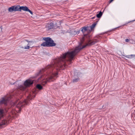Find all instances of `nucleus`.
<instances>
[{"mask_svg": "<svg viewBox=\"0 0 135 135\" xmlns=\"http://www.w3.org/2000/svg\"><path fill=\"white\" fill-rule=\"evenodd\" d=\"M0 29L1 30V31L2 32V29H3L2 26H1L0 27Z\"/></svg>", "mask_w": 135, "mask_h": 135, "instance_id": "20", "label": "nucleus"}, {"mask_svg": "<svg viewBox=\"0 0 135 135\" xmlns=\"http://www.w3.org/2000/svg\"><path fill=\"white\" fill-rule=\"evenodd\" d=\"M80 78L75 79L73 78L72 81L73 83H76L79 81Z\"/></svg>", "mask_w": 135, "mask_h": 135, "instance_id": "14", "label": "nucleus"}, {"mask_svg": "<svg viewBox=\"0 0 135 135\" xmlns=\"http://www.w3.org/2000/svg\"><path fill=\"white\" fill-rule=\"evenodd\" d=\"M14 8L15 11H20V8L21 7L20 5H17V6H14Z\"/></svg>", "mask_w": 135, "mask_h": 135, "instance_id": "8", "label": "nucleus"}, {"mask_svg": "<svg viewBox=\"0 0 135 135\" xmlns=\"http://www.w3.org/2000/svg\"><path fill=\"white\" fill-rule=\"evenodd\" d=\"M103 107H104V105H103V106L102 108H103Z\"/></svg>", "mask_w": 135, "mask_h": 135, "instance_id": "25", "label": "nucleus"}, {"mask_svg": "<svg viewBox=\"0 0 135 135\" xmlns=\"http://www.w3.org/2000/svg\"><path fill=\"white\" fill-rule=\"evenodd\" d=\"M53 24L52 23H50L47 25V27L49 30L53 28Z\"/></svg>", "mask_w": 135, "mask_h": 135, "instance_id": "9", "label": "nucleus"}, {"mask_svg": "<svg viewBox=\"0 0 135 135\" xmlns=\"http://www.w3.org/2000/svg\"><path fill=\"white\" fill-rule=\"evenodd\" d=\"M6 121L2 120V123H0V125H5L6 124Z\"/></svg>", "mask_w": 135, "mask_h": 135, "instance_id": "15", "label": "nucleus"}, {"mask_svg": "<svg viewBox=\"0 0 135 135\" xmlns=\"http://www.w3.org/2000/svg\"><path fill=\"white\" fill-rule=\"evenodd\" d=\"M30 46H27L25 47L24 48L25 49H28L29 48Z\"/></svg>", "mask_w": 135, "mask_h": 135, "instance_id": "17", "label": "nucleus"}, {"mask_svg": "<svg viewBox=\"0 0 135 135\" xmlns=\"http://www.w3.org/2000/svg\"><path fill=\"white\" fill-rule=\"evenodd\" d=\"M95 17H93L92 18V19H94Z\"/></svg>", "mask_w": 135, "mask_h": 135, "instance_id": "23", "label": "nucleus"}, {"mask_svg": "<svg viewBox=\"0 0 135 135\" xmlns=\"http://www.w3.org/2000/svg\"><path fill=\"white\" fill-rule=\"evenodd\" d=\"M108 54H110L109 52L108 53Z\"/></svg>", "mask_w": 135, "mask_h": 135, "instance_id": "26", "label": "nucleus"}, {"mask_svg": "<svg viewBox=\"0 0 135 135\" xmlns=\"http://www.w3.org/2000/svg\"><path fill=\"white\" fill-rule=\"evenodd\" d=\"M36 88L39 90H41L43 88L42 86L40 84H37L36 86Z\"/></svg>", "mask_w": 135, "mask_h": 135, "instance_id": "13", "label": "nucleus"}, {"mask_svg": "<svg viewBox=\"0 0 135 135\" xmlns=\"http://www.w3.org/2000/svg\"><path fill=\"white\" fill-rule=\"evenodd\" d=\"M8 10L9 12H12L13 11H15L14 6H13L9 7L8 9Z\"/></svg>", "mask_w": 135, "mask_h": 135, "instance_id": "11", "label": "nucleus"}, {"mask_svg": "<svg viewBox=\"0 0 135 135\" xmlns=\"http://www.w3.org/2000/svg\"><path fill=\"white\" fill-rule=\"evenodd\" d=\"M114 0H110L109 1V3H110L112 2Z\"/></svg>", "mask_w": 135, "mask_h": 135, "instance_id": "21", "label": "nucleus"}, {"mask_svg": "<svg viewBox=\"0 0 135 135\" xmlns=\"http://www.w3.org/2000/svg\"><path fill=\"white\" fill-rule=\"evenodd\" d=\"M32 96L30 94L29 95H28L27 99H25L23 102L19 101L18 102V103L17 102L16 103L17 104L16 107L19 108V110H20L21 108L23 107L24 105H27L28 103V102L32 99Z\"/></svg>", "mask_w": 135, "mask_h": 135, "instance_id": "4", "label": "nucleus"}, {"mask_svg": "<svg viewBox=\"0 0 135 135\" xmlns=\"http://www.w3.org/2000/svg\"><path fill=\"white\" fill-rule=\"evenodd\" d=\"M135 21V20H134L133 21H129V22H127V23L126 24H124L123 25L124 26V25H126V24H127L129 23L130 22H132V21Z\"/></svg>", "mask_w": 135, "mask_h": 135, "instance_id": "18", "label": "nucleus"}, {"mask_svg": "<svg viewBox=\"0 0 135 135\" xmlns=\"http://www.w3.org/2000/svg\"><path fill=\"white\" fill-rule=\"evenodd\" d=\"M103 15V13L101 11L99 12V13L96 15V17L98 18H100Z\"/></svg>", "mask_w": 135, "mask_h": 135, "instance_id": "12", "label": "nucleus"}, {"mask_svg": "<svg viewBox=\"0 0 135 135\" xmlns=\"http://www.w3.org/2000/svg\"><path fill=\"white\" fill-rule=\"evenodd\" d=\"M97 23L95 22L90 26H84L82 27L81 31L84 34V36L74 50L71 52L68 51L62 54L60 58L53 60L52 63L48 65L45 68L40 70L36 74V76L40 75V76L36 81V82L47 83V81H53L57 77L58 71L63 70L68 65L72 62L74 56L81 50L87 46H89L94 45L98 42L99 40L94 39L92 40L86 38L88 36L84 34L85 32H90L95 27Z\"/></svg>", "mask_w": 135, "mask_h": 135, "instance_id": "1", "label": "nucleus"}, {"mask_svg": "<svg viewBox=\"0 0 135 135\" xmlns=\"http://www.w3.org/2000/svg\"><path fill=\"white\" fill-rule=\"evenodd\" d=\"M81 74V73L80 72L75 73V74L74 76H73V78H80V75Z\"/></svg>", "mask_w": 135, "mask_h": 135, "instance_id": "7", "label": "nucleus"}, {"mask_svg": "<svg viewBox=\"0 0 135 135\" xmlns=\"http://www.w3.org/2000/svg\"><path fill=\"white\" fill-rule=\"evenodd\" d=\"M99 19H98L97 20V22H98L99 21Z\"/></svg>", "mask_w": 135, "mask_h": 135, "instance_id": "22", "label": "nucleus"}, {"mask_svg": "<svg viewBox=\"0 0 135 135\" xmlns=\"http://www.w3.org/2000/svg\"><path fill=\"white\" fill-rule=\"evenodd\" d=\"M27 41V42H31V41Z\"/></svg>", "mask_w": 135, "mask_h": 135, "instance_id": "24", "label": "nucleus"}, {"mask_svg": "<svg viewBox=\"0 0 135 135\" xmlns=\"http://www.w3.org/2000/svg\"><path fill=\"white\" fill-rule=\"evenodd\" d=\"M20 11H21V10H22L23 11H28V12H29L31 14V15L33 14L32 12L30 10L28 9V8L27 6H21L20 7Z\"/></svg>", "mask_w": 135, "mask_h": 135, "instance_id": "5", "label": "nucleus"}, {"mask_svg": "<svg viewBox=\"0 0 135 135\" xmlns=\"http://www.w3.org/2000/svg\"><path fill=\"white\" fill-rule=\"evenodd\" d=\"M81 74V73L80 72L75 73V74L74 76H73V78H80V75Z\"/></svg>", "mask_w": 135, "mask_h": 135, "instance_id": "6", "label": "nucleus"}, {"mask_svg": "<svg viewBox=\"0 0 135 135\" xmlns=\"http://www.w3.org/2000/svg\"><path fill=\"white\" fill-rule=\"evenodd\" d=\"M81 31V30H79L78 31H75L74 32L75 33H76V34H78L79 33L80 31Z\"/></svg>", "mask_w": 135, "mask_h": 135, "instance_id": "16", "label": "nucleus"}, {"mask_svg": "<svg viewBox=\"0 0 135 135\" xmlns=\"http://www.w3.org/2000/svg\"><path fill=\"white\" fill-rule=\"evenodd\" d=\"M33 81L30 79H27L26 80L24 83V85H19L18 81H16L12 84L11 83L12 85L15 84H16L17 88L21 91L26 92L27 91V87H29L33 83Z\"/></svg>", "mask_w": 135, "mask_h": 135, "instance_id": "2", "label": "nucleus"}, {"mask_svg": "<svg viewBox=\"0 0 135 135\" xmlns=\"http://www.w3.org/2000/svg\"><path fill=\"white\" fill-rule=\"evenodd\" d=\"M125 41L126 42H128L129 41V40L128 39H126L125 40Z\"/></svg>", "mask_w": 135, "mask_h": 135, "instance_id": "19", "label": "nucleus"}, {"mask_svg": "<svg viewBox=\"0 0 135 135\" xmlns=\"http://www.w3.org/2000/svg\"><path fill=\"white\" fill-rule=\"evenodd\" d=\"M124 56H125V57L129 59H131L132 58V57H135V54H131V55H124Z\"/></svg>", "mask_w": 135, "mask_h": 135, "instance_id": "10", "label": "nucleus"}, {"mask_svg": "<svg viewBox=\"0 0 135 135\" xmlns=\"http://www.w3.org/2000/svg\"><path fill=\"white\" fill-rule=\"evenodd\" d=\"M43 39L45 41L43 42L41 46L44 47H52L55 46L56 44L54 42V41L50 37H44Z\"/></svg>", "mask_w": 135, "mask_h": 135, "instance_id": "3", "label": "nucleus"}]
</instances>
